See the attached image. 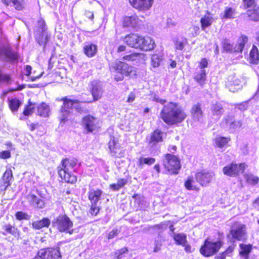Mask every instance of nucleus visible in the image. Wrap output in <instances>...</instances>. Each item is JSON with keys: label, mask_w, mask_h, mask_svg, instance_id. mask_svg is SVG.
I'll return each mask as SVG.
<instances>
[{"label": "nucleus", "mask_w": 259, "mask_h": 259, "mask_svg": "<svg viewBox=\"0 0 259 259\" xmlns=\"http://www.w3.org/2000/svg\"><path fill=\"white\" fill-rule=\"evenodd\" d=\"M164 133L159 130L155 131L151 135L149 144L150 146H153L158 142L162 140V137Z\"/></svg>", "instance_id": "nucleus-27"}, {"label": "nucleus", "mask_w": 259, "mask_h": 259, "mask_svg": "<svg viewBox=\"0 0 259 259\" xmlns=\"http://www.w3.org/2000/svg\"><path fill=\"white\" fill-rule=\"evenodd\" d=\"M0 157L3 159H7L11 157V153L9 151H3L0 152Z\"/></svg>", "instance_id": "nucleus-63"}, {"label": "nucleus", "mask_w": 259, "mask_h": 259, "mask_svg": "<svg viewBox=\"0 0 259 259\" xmlns=\"http://www.w3.org/2000/svg\"><path fill=\"white\" fill-rule=\"evenodd\" d=\"M248 41V38L245 35H242L238 39V44L236 45V49L235 51L237 53H241L245 45Z\"/></svg>", "instance_id": "nucleus-43"}, {"label": "nucleus", "mask_w": 259, "mask_h": 259, "mask_svg": "<svg viewBox=\"0 0 259 259\" xmlns=\"http://www.w3.org/2000/svg\"><path fill=\"white\" fill-rule=\"evenodd\" d=\"M32 68L30 65H26L25 67V74L29 76L31 74Z\"/></svg>", "instance_id": "nucleus-64"}, {"label": "nucleus", "mask_w": 259, "mask_h": 259, "mask_svg": "<svg viewBox=\"0 0 259 259\" xmlns=\"http://www.w3.org/2000/svg\"><path fill=\"white\" fill-rule=\"evenodd\" d=\"M13 178L12 171L10 168H7L3 175L2 181L3 186L6 189L8 187L11 185V181Z\"/></svg>", "instance_id": "nucleus-33"}, {"label": "nucleus", "mask_w": 259, "mask_h": 259, "mask_svg": "<svg viewBox=\"0 0 259 259\" xmlns=\"http://www.w3.org/2000/svg\"><path fill=\"white\" fill-rule=\"evenodd\" d=\"M213 22V18L209 15H205L201 18L200 23L202 30L210 26Z\"/></svg>", "instance_id": "nucleus-41"}, {"label": "nucleus", "mask_w": 259, "mask_h": 259, "mask_svg": "<svg viewBox=\"0 0 259 259\" xmlns=\"http://www.w3.org/2000/svg\"><path fill=\"white\" fill-rule=\"evenodd\" d=\"M78 166L76 159H64L62 161L61 166L58 167V175L66 182L73 184L76 182L77 179L72 173L76 171Z\"/></svg>", "instance_id": "nucleus-2"}, {"label": "nucleus", "mask_w": 259, "mask_h": 259, "mask_svg": "<svg viewBox=\"0 0 259 259\" xmlns=\"http://www.w3.org/2000/svg\"><path fill=\"white\" fill-rule=\"evenodd\" d=\"M175 48L177 50L182 51L188 44V40L183 36H177L173 39Z\"/></svg>", "instance_id": "nucleus-26"}, {"label": "nucleus", "mask_w": 259, "mask_h": 259, "mask_svg": "<svg viewBox=\"0 0 259 259\" xmlns=\"http://www.w3.org/2000/svg\"><path fill=\"white\" fill-rule=\"evenodd\" d=\"M222 246V243L220 240L214 241L210 238H207L201 247L200 252L204 256H210L218 252Z\"/></svg>", "instance_id": "nucleus-4"}, {"label": "nucleus", "mask_w": 259, "mask_h": 259, "mask_svg": "<svg viewBox=\"0 0 259 259\" xmlns=\"http://www.w3.org/2000/svg\"><path fill=\"white\" fill-rule=\"evenodd\" d=\"M191 113L193 120L199 122L202 121L203 114L200 104L198 103L192 106Z\"/></svg>", "instance_id": "nucleus-22"}, {"label": "nucleus", "mask_w": 259, "mask_h": 259, "mask_svg": "<svg viewBox=\"0 0 259 259\" xmlns=\"http://www.w3.org/2000/svg\"><path fill=\"white\" fill-rule=\"evenodd\" d=\"M99 210L100 208L97 206V204H92L90 212L92 215H96L99 212Z\"/></svg>", "instance_id": "nucleus-58"}, {"label": "nucleus", "mask_w": 259, "mask_h": 259, "mask_svg": "<svg viewBox=\"0 0 259 259\" xmlns=\"http://www.w3.org/2000/svg\"><path fill=\"white\" fill-rule=\"evenodd\" d=\"M211 111L212 115L214 116L215 117V119L217 120L223 113L224 110L221 104L216 103L212 105Z\"/></svg>", "instance_id": "nucleus-35"}, {"label": "nucleus", "mask_w": 259, "mask_h": 259, "mask_svg": "<svg viewBox=\"0 0 259 259\" xmlns=\"http://www.w3.org/2000/svg\"><path fill=\"white\" fill-rule=\"evenodd\" d=\"M127 183V180L121 179L118 180L117 184H113L110 185V188L114 191H118L123 187Z\"/></svg>", "instance_id": "nucleus-50"}, {"label": "nucleus", "mask_w": 259, "mask_h": 259, "mask_svg": "<svg viewBox=\"0 0 259 259\" xmlns=\"http://www.w3.org/2000/svg\"><path fill=\"white\" fill-rule=\"evenodd\" d=\"M3 228L6 232L12 234L14 237H19L20 236L18 229L11 225H6L4 226Z\"/></svg>", "instance_id": "nucleus-49"}, {"label": "nucleus", "mask_w": 259, "mask_h": 259, "mask_svg": "<svg viewBox=\"0 0 259 259\" xmlns=\"http://www.w3.org/2000/svg\"><path fill=\"white\" fill-rule=\"evenodd\" d=\"M15 217L17 220L19 221L22 220H28L30 217L26 213L23 211H18L15 214Z\"/></svg>", "instance_id": "nucleus-54"}, {"label": "nucleus", "mask_w": 259, "mask_h": 259, "mask_svg": "<svg viewBox=\"0 0 259 259\" xmlns=\"http://www.w3.org/2000/svg\"><path fill=\"white\" fill-rule=\"evenodd\" d=\"M173 239L178 245H185L187 243V236L183 233H174Z\"/></svg>", "instance_id": "nucleus-34"}, {"label": "nucleus", "mask_w": 259, "mask_h": 259, "mask_svg": "<svg viewBox=\"0 0 259 259\" xmlns=\"http://www.w3.org/2000/svg\"><path fill=\"white\" fill-rule=\"evenodd\" d=\"M249 61L253 64H257L259 61V53L257 48L254 45L253 46L250 52Z\"/></svg>", "instance_id": "nucleus-37"}, {"label": "nucleus", "mask_w": 259, "mask_h": 259, "mask_svg": "<svg viewBox=\"0 0 259 259\" xmlns=\"http://www.w3.org/2000/svg\"><path fill=\"white\" fill-rule=\"evenodd\" d=\"M50 225V220L48 218H44L40 221H35L32 223V226L36 229H40L44 227H48Z\"/></svg>", "instance_id": "nucleus-40"}, {"label": "nucleus", "mask_w": 259, "mask_h": 259, "mask_svg": "<svg viewBox=\"0 0 259 259\" xmlns=\"http://www.w3.org/2000/svg\"><path fill=\"white\" fill-rule=\"evenodd\" d=\"M236 14L235 9L231 7H226L224 11L220 15L221 18L223 19H233Z\"/></svg>", "instance_id": "nucleus-29"}, {"label": "nucleus", "mask_w": 259, "mask_h": 259, "mask_svg": "<svg viewBox=\"0 0 259 259\" xmlns=\"http://www.w3.org/2000/svg\"><path fill=\"white\" fill-rule=\"evenodd\" d=\"M17 53L12 51L9 47H0V58L5 60H15L18 59Z\"/></svg>", "instance_id": "nucleus-19"}, {"label": "nucleus", "mask_w": 259, "mask_h": 259, "mask_svg": "<svg viewBox=\"0 0 259 259\" xmlns=\"http://www.w3.org/2000/svg\"><path fill=\"white\" fill-rule=\"evenodd\" d=\"M199 27L198 26H193L190 28L188 30V36L189 37H194L197 36L199 33Z\"/></svg>", "instance_id": "nucleus-52"}, {"label": "nucleus", "mask_w": 259, "mask_h": 259, "mask_svg": "<svg viewBox=\"0 0 259 259\" xmlns=\"http://www.w3.org/2000/svg\"><path fill=\"white\" fill-rule=\"evenodd\" d=\"M91 91L93 97V101L99 100L102 96L103 89L101 83L98 80H94L91 84Z\"/></svg>", "instance_id": "nucleus-17"}, {"label": "nucleus", "mask_w": 259, "mask_h": 259, "mask_svg": "<svg viewBox=\"0 0 259 259\" xmlns=\"http://www.w3.org/2000/svg\"><path fill=\"white\" fill-rule=\"evenodd\" d=\"M196 177H189L185 183V187L188 190H199Z\"/></svg>", "instance_id": "nucleus-30"}, {"label": "nucleus", "mask_w": 259, "mask_h": 259, "mask_svg": "<svg viewBox=\"0 0 259 259\" xmlns=\"http://www.w3.org/2000/svg\"><path fill=\"white\" fill-rule=\"evenodd\" d=\"M223 49L227 52L237 53L236 46L234 47L228 39H224L222 42Z\"/></svg>", "instance_id": "nucleus-47"}, {"label": "nucleus", "mask_w": 259, "mask_h": 259, "mask_svg": "<svg viewBox=\"0 0 259 259\" xmlns=\"http://www.w3.org/2000/svg\"><path fill=\"white\" fill-rule=\"evenodd\" d=\"M154 0H129L131 5L135 9L140 11L149 10L153 4Z\"/></svg>", "instance_id": "nucleus-15"}, {"label": "nucleus", "mask_w": 259, "mask_h": 259, "mask_svg": "<svg viewBox=\"0 0 259 259\" xmlns=\"http://www.w3.org/2000/svg\"><path fill=\"white\" fill-rule=\"evenodd\" d=\"M214 174L206 170H203L196 174V180L202 186H207L213 179Z\"/></svg>", "instance_id": "nucleus-14"}, {"label": "nucleus", "mask_w": 259, "mask_h": 259, "mask_svg": "<svg viewBox=\"0 0 259 259\" xmlns=\"http://www.w3.org/2000/svg\"><path fill=\"white\" fill-rule=\"evenodd\" d=\"M38 255L41 259H59L61 257L59 250L53 248L41 249L38 251Z\"/></svg>", "instance_id": "nucleus-13"}, {"label": "nucleus", "mask_w": 259, "mask_h": 259, "mask_svg": "<svg viewBox=\"0 0 259 259\" xmlns=\"http://www.w3.org/2000/svg\"><path fill=\"white\" fill-rule=\"evenodd\" d=\"M143 23L138 17L134 15L131 16H125L122 19V25L123 27L132 28L138 29Z\"/></svg>", "instance_id": "nucleus-12"}, {"label": "nucleus", "mask_w": 259, "mask_h": 259, "mask_svg": "<svg viewBox=\"0 0 259 259\" xmlns=\"http://www.w3.org/2000/svg\"><path fill=\"white\" fill-rule=\"evenodd\" d=\"M111 71H117L125 76L133 77L136 76L137 69L121 61L115 60L109 64Z\"/></svg>", "instance_id": "nucleus-3"}, {"label": "nucleus", "mask_w": 259, "mask_h": 259, "mask_svg": "<svg viewBox=\"0 0 259 259\" xmlns=\"http://www.w3.org/2000/svg\"><path fill=\"white\" fill-rule=\"evenodd\" d=\"M62 100L63 101V105L61 110L60 115V124L64 123L67 120L70 114L68 110L72 108L77 109L79 104L81 102L77 99H72L71 97L63 98Z\"/></svg>", "instance_id": "nucleus-5"}, {"label": "nucleus", "mask_w": 259, "mask_h": 259, "mask_svg": "<svg viewBox=\"0 0 259 259\" xmlns=\"http://www.w3.org/2000/svg\"><path fill=\"white\" fill-rule=\"evenodd\" d=\"M27 199L30 205L33 207L41 208L44 206V202L40 197L33 194H29L27 196Z\"/></svg>", "instance_id": "nucleus-23"}, {"label": "nucleus", "mask_w": 259, "mask_h": 259, "mask_svg": "<svg viewBox=\"0 0 259 259\" xmlns=\"http://www.w3.org/2000/svg\"><path fill=\"white\" fill-rule=\"evenodd\" d=\"M139 48L144 51L152 50L155 46V41L149 36H141Z\"/></svg>", "instance_id": "nucleus-18"}, {"label": "nucleus", "mask_w": 259, "mask_h": 259, "mask_svg": "<svg viewBox=\"0 0 259 259\" xmlns=\"http://www.w3.org/2000/svg\"><path fill=\"white\" fill-rule=\"evenodd\" d=\"M162 60V57L157 54L152 55L151 57V65L153 67H158Z\"/></svg>", "instance_id": "nucleus-53"}, {"label": "nucleus", "mask_w": 259, "mask_h": 259, "mask_svg": "<svg viewBox=\"0 0 259 259\" xmlns=\"http://www.w3.org/2000/svg\"><path fill=\"white\" fill-rule=\"evenodd\" d=\"M155 162V159L154 158L140 157L138 159L137 165L140 168L142 169L145 164L151 165L154 163Z\"/></svg>", "instance_id": "nucleus-31"}, {"label": "nucleus", "mask_w": 259, "mask_h": 259, "mask_svg": "<svg viewBox=\"0 0 259 259\" xmlns=\"http://www.w3.org/2000/svg\"><path fill=\"white\" fill-rule=\"evenodd\" d=\"M3 2L7 6L14 7L17 10H21L24 8L23 0H3Z\"/></svg>", "instance_id": "nucleus-32"}, {"label": "nucleus", "mask_w": 259, "mask_h": 259, "mask_svg": "<svg viewBox=\"0 0 259 259\" xmlns=\"http://www.w3.org/2000/svg\"><path fill=\"white\" fill-rule=\"evenodd\" d=\"M164 168L170 174H177L181 168L180 162L178 158L172 154H166L163 160Z\"/></svg>", "instance_id": "nucleus-7"}, {"label": "nucleus", "mask_w": 259, "mask_h": 259, "mask_svg": "<svg viewBox=\"0 0 259 259\" xmlns=\"http://www.w3.org/2000/svg\"><path fill=\"white\" fill-rule=\"evenodd\" d=\"M225 122L227 127L232 132L240 128L242 125L241 120H236L233 116L230 115L225 118Z\"/></svg>", "instance_id": "nucleus-20"}, {"label": "nucleus", "mask_w": 259, "mask_h": 259, "mask_svg": "<svg viewBox=\"0 0 259 259\" xmlns=\"http://www.w3.org/2000/svg\"><path fill=\"white\" fill-rule=\"evenodd\" d=\"M230 141L229 137H217L215 139V144L217 146L221 148L225 146Z\"/></svg>", "instance_id": "nucleus-44"}, {"label": "nucleus", "mask_w": 259, "mask_h": 259, "mask_svg": "<svg viewBox=\"0 0 259 259\" xmlns=\"http://www.w3.org/2000/svg\"><path fill=\"white\" fill-rule=\"evenodd\" d=\"M10 80V77L6 74L2 73L0 70V82H5L8 83Z\"/></svg>", "instance_id": "nucleus-59"}, {"label": "nucleus", "mask_w": 259, "mask_h": 259, "mask_svg": "<svg viewBox=\"0 0 259 259\" xmlns=\"http://www.w3.org/2000/svg\"><path fill=\"white\" fill-rule=\"evenodd\" d=\"M145 57L146 55L143 53H135L124 56L123 59L128 61H140V59L145 60Z\"/></svg>", "instance_id": "nucleus-36"}, {"label": "nucleus", "mask_w": 259, "mask_h": 259, "mask_svg": "<svg viewBox=\"0 0 259 259\" xmlns=\"http://www.w3.org/2000/svg\"><path fill=\"white\" fill-rule=\"evenodd\" d=\"M82 124L88 133L96 132L100 127L98 119L91 115H88L83 117Z\"/></svg>", "instance_id": "nucleus-11"}, {"label": "nucleus", "mask_w": 259, "mask_h": 259, "mask_svg": "<svg viewBox=\"0 0 259 259\" xmlns=\"http://www.w3.org/2000/svg\"><path fill=\"white\" fill-rule=\"evenodd\" d=\"M141 35L136 33H131L126 35L123 41L127 45L131 48L139 49L141 39Z\"/></svg>", "instance_id": "nucleus-16"}, {"label": "nucleus", "mask_w": 259, "mask_h": 259, "mask_svg": "<svg viewBox=\"0 0 259 259\" xmlns=\"http://www.w3.org/2000/svg\"><path fill=\"white\" fill-rule=\"evenodd\" d=\"M230 234L233 239L244 241L247 237L245 225L238 222L235 223L232 226Z\"/></svg>", "instance_id": "nucleus-8"}, {"label": "nucleus", "mask_w": 259, "mask_h": 259, "mask_svg": "<svg viewBox=\"0 0 259 259\" xmlns=\"http://www.w3.org/2000/svg\"><path fill=\"white\" fill-rule=\"evenodd\" d=\"M35 39L40 46L45 48L50 38V35L48 31L36 32L35 34Z\"/></svg>", "instance_id": "nucleus-24"}, {"label": "nucleus", "mask_w": 259, "mask_h": 259, "mask_svg": "<svg viewBox=\"0 0 259 259\" xmlns=\"http://www.w3.org/2000/svg\"><path fill=\"white\" fill-rule=\"evenodd\" d=\"M228 83L227 84L229 91L232 92H235L240 90L242 88V82L239 78L236 76L229 77Z\"/></svg>", "instance_id": "nucleus-21"}, {"label": "nucleus", "mask_w": 259, "mask_h": 259, "mask_svg": "<svg viewBox=\"0 0 259 259\" xmlns=\"http://www.w3.org/2000/svg\"><path fill=\"white\" fill-rule=\"evenodd\" d=\"M206 71L204 69L197 70L194 75V79L201 86H202L206 80Z\"/></svg>", "instance_id": "nucleus-28"}, {"label": "nucleus", "mask_w": 259, "mask_h": 259, "mask_svg": "<svg viewBox=\"0 0 259 259\" xmlns=\"http://www.w3.org/2000/svg\"><path fill=\"white\" fill-rule=\"evenodd\" d=\"M21 105V103L17 98H14L9 100V107L13 112L17 111Z\"/></svg>", "instance_id": "nucleus-46"}, {"label": "nucleus", "mask_w": 259, "mask_h": 259, "mask_svg": "<svg viewBox=\"0 0 259 259\" xmlns=\"http://www.w3.org/2000/svg\"><path fill=\"white\" fill-rule=\"evenodd\" d=\"M108 148L111 156L121 157L124 155L122 148L120 146L118 141L114 136H110V140L108 143Z\"/></svg>", "instance_id": "nucleus-10"}, {"label": "nucleus", "mask_w": 259, "mask_h": 259, "mask_svg": "<svg viewBox=\"0 0 259 259\" xmlns=\"http://www.w3.org/2000/svg\"><path fill=\"white\" fill-rule=\"evenodd\" d=\"M245 178L247 182L252 185H254L259 182V178L251 174H246Z\"/></svg>", "instance_id": "nucleus-51"}, {"label": "nucleus", "mask_w": 259, "mask_h": 259, "mask_svg": "<svg viewBox=\"0 0 259 259\" xmlns=\"http://www.w3.org/2000/svg\"><path fill=\"white\" fill-rule=\"evenodd\" d=\"M119 233V230L117 229H114L110 232L108 235V238L109 239H112L116 236Z\"/></svg>", "instance_id": "nucleus-60"}, {"label": "nucleus", "mask_w": 259, "mask_h": 259, "mask_svg": "<svg viewBox=\"0 0 259 259\" xmlns=\"http://www.w3.org/2000/svg\"><path fill=\"white\" fill-rule=\"evenodd\" d=\"M160 116L166 124L174 125L182 122L187 115L177 103L169 102L164 105Z\"/></svg>", "instance_id": "nucleus-1"}, {"label": "nucleus", "mask_w": 259, "mask_h": 259, "mask_svg": "<svg viewBox=\"0 0 259 259\" xmlns=\"http://www.w3.org/2000/svg\"><path fill=\"white\" fill-rule=\"evenodd\" d=\"M102 191L100 190H90L89 192V199L92 204H97V202L101 199L102 195Z\"/></svg>", "instance_id": "nucleus-25"}, {"label": "nucleus", "mask_w": 259, "mask_h": 259, "mask_svg": "<svg viewBox=\"0 0 259 259\" xmlns=\"http://www.w3.org/2000/svg\"><path fill=\"white\" fill-rule=\"evenodd\" d=\"M208 62L205 58H203L201 60L199 63V69H204L207 66Z\"/></svg>", "instance_id": "nucleus-61"}, {"label": "nucleus", "mask_w": 259, "mask_h": 259, "mask_svg": "<svg viewBox=\"0 0 259 259\" xmlns=\"http://www.w3.org/2000/svg\"><path fill=\"white\" fill-rule=\"evenodd\" d=\"M240 254L245 257H247L249 253L251 251L252 246L251 245L248 244H240Z\"/></svg>", "instance_id": "nucleus-48"}, {"label": "nucleus", "mask_w": 259, "mask_h": 259, "mask_svg": "<svg viewBox=\"0 0 259 259\" xmlns=\"http://www.w3.org/2000/svg\"><path fill=\"white\" fill-rule=\"evenodd\" d=\"M243 5L245 8L250 9L257 7L255 4V0H243Z\"/></svg>", "instance_id": "nucleus-55"}, {"label": "nucleus", "mask_w": 259, "mask_h": 259, "mask_svg": "<svg viewBox=\"0 0 259 259\" xmlns=\"http://www.w3.org/2000/svg\"><path fill=\"white\" fill-rule=\"evenodd\" d=\"M114 255L116 256L115 259H129L128 250L126 248H122L116 251Z\"/></svg>", "instance_id": "nucleus-45"}, {"label": "nucleus", "mask_w": 259, "mask_h": 259, "mask_svg": "<svg viewBox=\"0 0 259 259\" xmlns=\"http://www.w3.org/2000/svg\"><path fill=\"white\" fill-rule=\"evenodd\" d=\"M50 113V108L46 103H42L37 107V114L40 116L47 117Z\"/></svg>", "instance_id": "nucleus-39"}, {"label": "nucleus", "mask_w": 259, "mask_h": 259, "mask_svg": "<svg viewBox=\"0 0 259 259\" xmlns=\"http://www.w3.org/2000/svg\"><path fill=\"white\" fill-rule=\"evenodd\" d=\"M247 15L251 20L257 21L259 20V7H255V8L249 9L247 11Z\"/></svg>", "instance_id": "nucleus-42"}, {"label": "nucleus", "mask_w": 259, "mask_h": 259, "mask_svg": "<svg viewBox=\"0 0 259 259\" xmlns=\"http://www.w3.org/2000/svg\"><path fill=\"white\" fill-rule=\"evenodd\" d=\"M34 109V105L32 104L26 106L24 110L23 114L25 116H29L32 114L33 112Z\"/></svg>", "instance_id": "nucleus-56"}, {"label": "nucleus", "mask_w": 259, "mask_h": 259, "mask_svg": "<svg viewBox=\"0 0 259 259\" xmlns=\"http://www.w3.org/2000/svg\"><path fill=\"white\" fill-rule=\"evenodd\" d=\"M53 224L60 232H66L70 234H72L73 232V223L70 219L65 214L59 215L54 220Z\"/></svg>", "instance_id": "nucleus-6"}, {"label": "nucleus", "mask_w": 259, "mask_h": 259, "mask_svg": "<svg viewBox=\"0 0 259 259\" xmlns=\"http://www.w3.org/2000/svg\"><path fill=\"white\" fill-rule=\"evenodd\" d=\"M246 167L244 163H231L225 166L223 169L224 175L229 177H236L240 174H242Z\"/></svg>", "instance_id": "nucleus-9"}, {"label": "nucleus", "mask_w": 259, "mask_h": 259, "mask_svg": "<svg viewBox=\"0 0 259 259\" xmlns=\"http://www.w3.org/2000/svg\"><path fill=\"white\" fill-rule=\"evenodd\" d=\"M38 26L40 30V32L47 31V28L46 27L45 22L42 19H40L38 20Z\"/></svg>", "instance_id": "nucleus-57"}, {"label": "nucleus", "mask_w": 259, "mask_h": 259, "mask_svg": "<svg viewBox=\"0 0 259 259\" xmlns=\"http://www.w3.org/2000/svg\"><path fill=\"white\" fill-rule=\"evenodd\" d=\"M250 100L247 101L246 102H244L238 105V108L239 110L241 111H244L246 110L248 107V105L249 103V102H250Z\"/></svg>", "instance_id": "nucleus-62"}, {"label": "nucleus", "mask_w": 259, "mask_h": 259, "mask_svg": "<svg viewBox=\"0 0 259 259\" xmlns=\"http://www.w3.org/2000/svg\"><path fill=\"white\" fill-rule=\"evenodd\" d=\"M84 54L89 57L94 56L97 51V46L92 44H88L84 46L83 48Z\"/></svg>", "instance_id": "nucleus-38"}]
</instances>
